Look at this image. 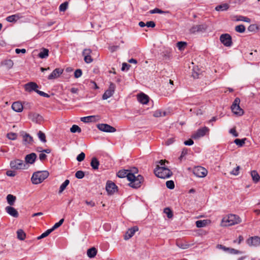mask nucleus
Returning a JSON list of instances; mask_svg holds the SVG:
<instances>
[{
    "mask_svg": "<svg viewBox=\"0 0 260 260\" xmlns=\"http://www.w3.org/2000/svg\"><path fill=\"white\" fill-rule=\"evenodd\" d=\"M155 175L158 178L166 179L170 178L172 175L171 171L165 166L157 165L154 170Z\"/></svg>",
    "mask_w": 260,
    "mask_h": 260,
    "instance_id": "f257e3e1",
    "label": "nucleus"
},
{
    "mask_svg": "<svg viewBox=\"0 0 260 260\" xmlns=\"http://www.w3.org/2000/svg\"><path fill=\"white\" fill-rule=\"evenodd\" d=\"M49 175L47 171H39L34 172L32 175L31 180L34 184H38L42 183Z\"/></svg>",
    "mask_w": 260,
    "mask_h": 260,
    "instance_id": "f03ea898",
    "label": "nucleus"
},
{
    "mask_svg": "<svg viewBox=\"0 0 260 260\" xmlns=\"http://www.w3.org/2000/svg\"><path fill=\"white\" fill-rule=\"evenodd\" d=\"M240 222L241 220L238 216L235 214H230L222 218L221 224L223 226H230L238 224Z\"/></svg>",
    "mask_w": 260,
    "mask_h": 260,
    "instance_id": "7ed1b4c3",
    "label": "nucleus"
},
{
    "mask_svg": "<svg viewBox=\"0 0 260 260\" xmlns=\"http://www.w3.org/2000/svg\"><path fill=\"white\" fill-rule=\"evenodd\" d=\"M240 102V99L236 98L231 106V110L235 114L241 116L244 114V111L239 106Z\"/></svg>",
    "mask_w": 260,
    "mask_h": 260,
    "instance_id": "20e7f679",
    "label": "nucleus"
},
{
    "mask_svg": "<svg viewBox=\"0 0 260 260\" xmlns=\"http://www.w3.org/2000/svg\"><path fill=\"white\" fill-rule=\"evenodd\" d=\"M246 243L250 247H258L260 246V237L258 236L250 237L246 240Z\"/></svg>",
    "mask_w": 260,
    "mask_h": 260,
    "instance_id": "39448f33",
    "label": "nucleus"
},
{
    "mask_svg": "<svg viewBox=\"0 0 260 260\" xmlns=\"http://www.w3.org/2000/svg\"><path fill=\"white\" fill-rule=\"evenodd\" d=\"M193 173L198 177L203 178L207 175L208 171L204 167L198 166L194 168Z\"/></svg>",
    "mask_w": 260,
    "mask_h": 260,
    "instance_id": "423d86ee",
    "label": "nucleus"
},
{
    "mask_svg": "<svg viewBox=\"0 0 260 260\" xmlns=\"http://www.w3.org/2000/svg\"><path fill=\"white\" fill-rule=\"evenodd\" d=\"M209 128L206 126L200 128L198 129L194 134H193L192 135V138L194 139H199L204 136L206 133L209 132Z\"/></svg>",
    "mask_w": 260,
    "mask_h": 260,
    "instance_id": "0eeeda50",
    "label": "nucleus"
},
{
    "mask_svg": "<svg viewBox=\"0 0 260 260\" xmlns=\"http://www.w3.org/2000/svg\"><path fill=\"white\" fill-rule=\"evenodd\" d=\"M26 164L22 160L15 159L10 162L11 167L15 169H24Z\"/></svg>",
    "mask_w": 260,
    "mask_h": 260,
    "instance_id": "6e6552de",
    "label": "nucleus"
},
{
    "mask_svg": "<svg viewBox=\"0 0 260 260\" xmlns=\"http://www.w3.org/2000/svg\"><path fill=\"white\" fill-rule=\"evenodd\" d=\"M28 117L30 120L36 123L40 124L43 121V117L37 113L29 112Z\"/></svg>",
    "mask_w": 260,
    "mask_h": 260,
    "instance_id": "1a4fd4ad",
    "label": "nucleus"
},
{
    "mask_svg": "<svg viewBox=\"0 0 260 260\" xmlns=\"http://www.w3.org/2000/svg\"><path fill=\"white\" fill-rule=\"evenodd\" d=\"M220 42L226 47H230L232 45L231 36L228 34H222L220 37Z\"/></svg>",
    "mask_w": 260,
    "mask_h": 260,
    "instance_id": "9d476101",
    "label": "nucleus"
},
{
    "mask_svg": "<svg viewBox=\"0 0 260 260\" xmlns=\"http://www.w3.org/2000/svg\"><path fill=\"white\" fill-rule=\"evenodd\" d=\"M115 89V85L113 83H111L109 88L106 90L105 93L103 94L102 99L103 100H107L108 98L111 97L114 93Z\"/></svg>",
    "mask_w": 260,
    "mask_h": 260,
    "instance_id": "9b49d317",
    "label": "nucleus"
},
{
    "mask_svg": "<svg viewBox=\"0 0 260 260\" xmlns=\"http://www.w3.org/2000/svg\"><path fill=\"white\" fill-rule=\"evenodd\" d=\"M97 127L101 131L108 133H113L116 132V129L115 127L108 124L101 123L97 125Z\"/></svg>",
    "mask_w": 260,
    "mask_h": 260,
    "instance_id": "f8f14e48",
    "label": "nucleus"
},
{
    "mask_svg": "<svg viewBox=\"0 0 260 260\" xmlns=\"http://www.w3.org/2000/svg\"><path fill=\"white\" fill-rule=\"evenodd\" d=\"M143 180V177L141 175H138L135 180L129 183V185L133 188H138L141 186Z\"/></svg>",
    "mask_w": 260,
    "mask_h": 260,
    "instance_id": "ddd939ff",
    "label": "nucleus"
},
{
    "mask_svg": "<svg viewBox=\"0 0 260 260\" xmlns=\"http://www.w3.org/2000/svg\"><path fill=\"white\" fill-rule=\"evenodd\" d=\"M217 248L221 249L224 252L232 254H240L241 252L239 250L235 249L234 248L226 247L225 246H223L221 244H218L216 246Z\"/></svg>",
    "mask_w": 260,
    "mask_h": 260,
    "instance_id": "4468645a",
    "label": "nucleus"
},
{
    "mask_svg": "<svg viewBox=\"0 0 260 260\" xmlns=\"http://www.w3.org/2000/svg\"><path fill=\"white\" fill-rule=\"evenodd\" d=\"M25 90L28 92H31L34 91L36 92L38 90L37 88L39 87L37 84L34 82H30L25 84L24 86Z\"/></svg>",
    "mask_w": 260,
    "mask_h": 260,
    "instance_id": "2eb2a0df",
    "label": "nucleus"
},
{
    "mask_svg": "<svg viewBox=\"0 0 260 260\" xmlns=\"http://www.w3.org/2000/svg\"><path fill=\"white\" fill-rule=\"evenodd\" d=\"M106 189L109 194H113L117 191V187L114 183L108 181L107 182Z\"/></svg>",
    "mask_w": 260,
    "mask_h": 260,
    "instance_id": "dca6fc26",
    "label": "nucleus"
},
{
    "mask_svg": "<svg viewBox=\"0 0 260 260\" xmlns=\"http://www.w3.org/2000/svg\"><path fill=\"white\" fill-rule=\"evenodd\" d=\"M100 119V116L98 115H91L86 117H81L80 120L81 121L85 123L96 122Z\"/></svg>",
    "mask_w": 260,
    "mask_h": 260,
    "instance_id": "f3484780",
    "label": "nucleus"
},
{
    "mask_svg": "<svg viewBox=\"0 0 260 260\" xmlns=\"http://www.w3.org/2000/svg\"><path fill=\"white\" fill-rule=\"evenodd\" d=\"M206 24H199L193 26L190 29L191 33H196V32L204 31L207 29Z\"/></svg>",
    "mask_w": 260,
    "mask_h": 260,
    "instance_id": "a211bd4d",
    "label": "nucleus"
},
{
    "mask_svg": "<svg viewBox=\"0 0 260 260\" xmlns=\"http://www.w3.org/2000/svg\"><path fill=\"white\" fill-rule=\"evenodd\" d=\"M63 73V70L60 68H56L49 75L48 79L52 80L58 77Z\"/></svg>",
    "mask_w": 260,
    "mask_h": 260,
    "instance_id": "6ab92c4d",
    "label": "nucleus"
},
{
    "mask_svg": "<svg viewBox=\"0 0 260 260\" xmlns=\"http://www.w3.org/2000/svg\"><path fill=\"white\" fill-rule=\"evenodd\" d=\"M138 230L139 228L137 226H135L131 229H129L125 235L124 239L125 240H128L130 239L134 236L136 232L138 231Z\"/></svg>",
    "mask_w": 260,
    "mask_h": 260,
    "instance_id": "aec40b11",
    "label": "nucleus"
},
{
    "mask_svg": "<svg viewBox=\"0 0 260 260\" xmlns=\"http://www.w3.org/2000/svg\"><path fill=\"white\" fill-rule=\"evenodd\" d=\"M5 210L7 213L11 216L17 218L19 216L18 211L11 206L6 207Z\"/></svg>",
    "mask_w": 260,
    "mask_h": 260,
    "instance_id": "412c9836",
    "label": "nucleus"
},
{
    "mask_svg": "<svg viewBox=\"0 0 260 260\" xmlns=\"http://www.w3.org/2000/svg\"><path fill=\"white\" fill-rule=\"evenodd\" d=\"M193 244H190L186 241H177L176 242V245L182 249H186L189 248Z\"/></svg>",
    "mask_w": 260,
    "mask_h": 260,
    "instance_id": "4be33fe9",
    "label": "nucleus"
},
{
    "mask_svg": "<svg viewBox=\"0 0 260 260\" xmlns=\"http://www.w3.org/2000/svg\"><path fill=\"white\" fill-rule=\"evenodd\" d=\"M37 158V155L35 153H31L30 154L26 155L25 159L26 163L32 164Z\"/></svg>",
    "mask_w": 260,
    "mask_h": 260,
    "instance_id": "5701e85b",
    "label": "nucleus"
},
{
    "mask_svg": "<svg viewBox=\"0 0 260 260\" xmlns=\"http://www.w3.org/2000/svg\"><path fill=\"white\" fill-rule=\"evenodd\" d=\"M138 100L142 104H147L149 102V96L143 93H141L138 95Z\"/></svg>",
    "mask_w": 260,
    "mask_h": 260,
    "instance_id": "b1692460",
    "label": "nucleus"
},
{
    "mask_svg": "<svg viewBox=\"0 0 260 260\" xmlns=\"http://www.w3.org/2000/svg\"><path fill=\"white\" fill-rule=\"evenodd\" d=\"M23 106L19 102H15L12 105V109L17 112H20L23 110Z\"/></svg>",
    "mask_w": 260,
    "mask_h": 260,
    "instance_id": "393cba45",
    "label": "nucleus"
},
{
    "mask_svg": "<svg viewBox=\"0 0 260 260\" xmlns=\"http://www.w3.org/2000/svg\"><path fill=\"white\" fill-rule=\"evenodd\" d=\"M23 141L24 144H31L33 142L32 137L28 134L24 133L22 135Z\"/></svg>",
    "mask_w": 260,
    "mask_h": 260,
    "instance_id": "a878e982",
    "label": "nucleus"
},
{
    "mask_svg": "<svg viewBox=\"0 0 260 260\" xmlns=\"http://www.w3.org/2000/svg\"><path fill=\"white\" fill-rule=\"evenodd\" d=\"M210 222V220L208 219L199 220L196 222V225L197 228H201L206 226Z\"/></svg>",
    "mask_w": 260,
    "mask_h": 260,
    "instance_id": "bb28decb",
    "label": "nucleus"
},
{
    "mask_svg": "<svg viewBox=\"0 0 260 260\" xmlns=\"http://www.w3.org/2000/svg\"><path fill=\"white\" fill-rule=\"evenodd\" d=\"M90 166L94 170H96L99 169L100 162L95 157H93L91 158Z\"/></svg>",
    "mask_w": 260,
    "mask_h": 260,
    "instance_id": "cd10ccee",
    "label": "nucleus"
},
{
    "mask_svg": "<svg viewBox=\"0 0 260 260\" xmlns=\"http://www.w3.org/2000/svg\"><path fill=\"white\" fill-rule=\"evenodd\" d=\"M49 55V50L48 49L43 48L41 49L38 56L40 58L43 59L47 58Z\"/></svg>",
    "mask_w": 260,
    "mask_h": 260,
    "instance_id": "c85d7f7f",
    "label": "nucleus"
},
{
    "mask_svg": "<svg viewBox=\"0 0 260 260\" xmlns=\"http://www.w3.org/2000/svg\"><path fill=\"white\" fill-rule=\"evenodd\" d=\"M250 174H251L252 180L255 183H257L259 181L260 176L256 171H255V170L251 171L250 172Z\"/></svg>",
    "mask_w": 260,
    "mask_h": 260,
    "instance_id": "c756f323",
    "label": "nucleus"
},
{
    "mask_svg": "<svg viewBox=\"0 0 260 260\" xmlns=\"http://www.w3.org/2000/svg\"><path fill=\"white\" fill-rule=\"evenodd\" d=\"M20 16L18 14H14L10 15L9 16H8L6 20L9 22H16L19 18Z\"/></svg>",
    "mask_w": 260,
    "mask_h": 260,
    "instance_id": "7c9ffc66",
    "label": "nucleus"
},
{
    "mask_svg": "<svg viewBox=\"0 0 260 260\" xmlns=\"http://www.w3.org/2000/svg\"><path fill=\"white\" fill-rule=\"evenodd\" d=\"M97 253V250L95 248L92 247L87 250V256L90 258L94 257Z\"/></svg>",
    "mask_w": 260,
    "mask_h": 260,
    "instance_id": "2f4dec72",
    "label": "nucleus"
},
{
    "mask_svg": "<svg viewBox=\"0 0 260 260\" xmlns=\"http://www.w3.org/2000/svg\"><path fill=\"white\" fill-rule=\"evenodd\" d=\"M16 200V197L12 194H9L7 196V202L10 206H12L14 204Z\"/></svg>",
    "mask_w": 260,
    "mask_h": 260,
    "instance_id": "473e14b6",
    "label": "nucleus"
},
{
    "mask_svg": "<svg viewBox=\"0 0 260 260\" xmlns=\"http://www.w3.org/2000/svg\"><path fill=\"white\" fill-rule=\"evenodd\" d=\"M17 235L18 239L20 240H24L26 237L25 233L21 229H19L17 231Z\"/></svg>",
    "mask_w": 260,
    "mask_h": 260,
    "instance_id": "72a5a7b5",
    "label": "nucleus"
},
{
    "mask_svg": "<svg viewBox=\"0 0 260 260\" xmlns=\"http://www.w3.org/2000/svg\"><path fill=\"white\" fill-rule=\"evenodd\" d=\"M229 8L228 4H223L216 7L215 10L217 11L227 10Z\"/></svg>",
    "mask_w": 260,
    "mask_h": 260,
    "instance_id": "f704fd0d",
    "label": "nucleus"
},
{
    "mask_svg": "<svg viewBox=\"0 0 260 260\" xmlns=\"http://www.w3.org/2000/svg\"><path fill=\"white\" fill-rule=\"evenodd\" d=\"M70 181L68 179L66 180L60 186L59 193H61L69 185Z\"/></svg>",
    "mask_w": 260,
    "mask_h": 260,
    "instance_id": "c9c22d12",
    "label": "nucleus"
},
{
    "mask_svg": "<svg viewBox=\"0 0 260 260\" xmlns=\"http://www.w3.org/2000/svg\"><path fill=\"white\" fill-rule=\"evenodd\" d=\"M128 170H122L118 172L117 176L119 178H124L127 176Z\"/></svg>",
    "mask_w": 260,
    "mask_h": 260,
    "instance_id": "e433bc0d",
    "label": "nucleus"
},
{
    "mask_svg": "<svg viewBox=\"0 0 260 260\" xmlns=\"http://www.w3.org/2000/svg\"><path fill=\"white\" fill-rule=\"evenodd\" d=\"M38 136L40 140L43 143L46 142V136L45 134L43 133L42 131H39L38 133Z\"/></svg>",
    "mask_w": 260,
    "mask_h": 260,
    "instance_id": "4c0bfd02",
    "label": "nucleus"
},
{
    "mask_svg": "<svg viewBox=\"0 0 260 260\" xmlns=\"http://www.w3.org/2000/svg\"><path fill=\"white\" fill-rule=\"evenodd\" d=\"M70 131L73 133H80L81 132V129L77 125L74 124L71 127Z\"/></svg>",
    "mask_w": 260,
    "mask_h": 260,
    "instance_id": "58836bf2",
    "label": "nucleus"
},
{
    "mask_svg": "<svg viewBox=\"0 0 260 260\" xmlns=\"http://www.w3.org/2000/svg\"><path fill=\"white\" fill-rule=\"evenodd\" d=\"M187 46V43L185 42H178L177 43V47L179 50H183L185 47Z\"/></svg>",
    "mask_w": 260,
    "mask_h": 260,
    "instance_id": "ea45409f",
    "label": "nucleus"
},
{
    "mask_svg": "<svg viewBox=\"0 0 260 260\" xmlns=\"http://www.w3.org/2000/svg\"><path fill=\"white\" fill-rule=\"evenodd\" d=\"M245 140L246 138L242 139H236L234 140V143L238 146L242 147L245 144Z\"/></svg>",
    "mask_w": 260,
    "mask_h": 260,
    "instance_id": "a19ab883",
    "label": "nucleus"
},
{
    "mask_svg": "<svg viewBox=\"0 0 260 260\" xmlns=\"http://www.w3.org/2000/svg\"><path fill=\"white\" fill-rule=\"evenodd\" d=\"M235 30L240 33H243L245 31V27L243 24L237 25L235 27Z\"/></svg>",
    "mask_w": 260,
    "mask_h": 260,
    "instance_id": "79ce46f5",
    "label": "nucleus"
},
{
    "mask_svg": "<svg viewBox=\"0 0 260 260\" xmlns=\"http://www.w3.org/2000/svg\"><path fill=\"white\" fill-rule=\"evenodd\" d=\"M64 221V219L62 218L58 222H56L54 224V225L51 228V230L53 231L55 229L59 228L61 225L63 223Z\"/></svg>",
    "mask_w": 260,
    "mask_h": 260,
    "instance_id": "37998d69",
    "label": "nucleus"
},
{
    "mask_svg": "<svg viewBox=\"0 0 260 260\" xmlns=\"http://www.w3.org/2000/svg\"><path fill=\"white\" fill-rule=\"evenodd\" d=\"M53 231L51 230V229L47 230L44 233L42 234L40 236H39L38 237V239H42V238H44L47 237Z\"/></svg>",
    "mask_w": 260,
    "mask_h": 260,
    "instance_id": "c03bdc74",
    "label": "nucleus"
},
{
    "mask_svg": "<svg viewBox=\"0 0 260 260\" xmlns=\"http://www.w3.org/2000/svg\"><path fill=\"white\" fill-rule=\"evenodd\" d=\"M136 177L137 176H136L134 173H132L128 171L126 177L127 180L129 181L130 182H132V181L135 180Z\"/></svg>",
    "mask_w": 260,
    "mask_h": 260,
    "instance_id": "a18cd8bd",
    "label": "nucleus"
},
{
    "mask_svg": "<svg viewBox=\"0 0 260 260\" xmlns=\"http://www.w3.org/2000/svg\"><path fill=\"white\" fill-rule=\"evenodd\" d=\"M68 3L67 2L61 4L59 7V11L61 12L65 11L68 8Z\"/></svg>",
    "mask_w": 260,
    "mask_h": 260,
    "instance_id": "49530a36",
    "label": "nucleus"
},
{
    "mask_svg": "<svg viewBox=\"0 0 260 260\" xmlns=\"http://www.w3.org/2000/svg\"><path fill=\"white\" fill-rule=\"evenodd\" d=\"M84 175V172L82 171H78L75 173V177L78 179H82Z\"/></svg>",
    "mask_w": 260,
    "mask_h": 260,
    "instance_id": "de8ad7c7",
    "label": "nucleus"
},
{
    "mask_svg": "<svg viewBox=\"0 0 260 260\" xmlns=\"http://www.w3.org/2000/svg\"><path fill=\"white\" fill-rule=\"evenodd\" d=\"M166 186L167 188L172 189L175 187L174 182L172 180H169L166 182Z\"/></svg>",
    "mask_w": 260,
    "mask_h": 260,
    "instance_id": "09e8293b",
    "label": "nucleus"
},
{
    "mask_svg": "<svg viewBox=\"0 0 260 260\" xmlns=\"http://www.w3.org/2000/svg\"><path fill=\"white\" fill-rule=\"evenodd\" d=\"M165 13H166V12L162 11L161 10H160L158 8H155V9L150 11V14H155V13L164 14Z\"/></svg>",
    "mask_w": 260,
    "mask_h": 260,
    "instance_id": "8fccbe9b",
    "label": "nucleus"
},
{
    "mask_svg": "<svg viewBox=\"0 0 260 260\" xmlns=\"http://www.w3.org/2000/svg\"><path fill=\"white\" fill-rule=\"evenodd\" d=\"M85 157V153L84 152H82L77 156L76 159L77 161L81 162L84 159Z\"/></svg>",
    "mask_w": 260,
    "mask_h": 260,
    "instance_id": "3c124183",
    "label": "nucleus"
},
{
    "mask_svg": "<svg viewBox=\"0 0 260 260\" xmlns=\"http://www.w3.org/2000/svg\"><path fill=\"white\" fill-rule=\"evenodd\" d=\"M164 213L167 215L168 217L169 218L173 217L172 212L169 208H166L164 209Z\"/></svg>",
    "mask_w": 260,
    "mask_h": 260,
    "instance_id": "603ef678",
    "label": "nucleus"
},
{
    "mask_svg": "<svg viewBox=\"0 0 260 260\" xmlns=\"http://www.w3.org/2000/svg\"><path fill=\"white\" fill-rule=\"evenodd\" d=\"M82 71L81 69H77L74 72V76L76 78H78L82 76Z\"/></svg>",
    "mask_w": 260,
    "mask_h": 260,
    "instance_id": "864d4df0",
    "label": "nucleus"
},
{
    "mask_svg": "<svg viewBox=\"0 0 260 260\" xmlns=\"http://www.w3.org/2000/svg\"><path fill=\"white\" fill-rule=\"evenodd\" d=\"M238 21H242L246 22H250L251 21V20L250 18L243 16H240L239 19H237Z\"/></svg>",
    "mask_w": 260,
    "mask_h": 260,
    "instance_id": "5fc2aeb1",
    "label": "nucleus"
},
{
    "mask_svg": "<svg viewBox=\"0 0 260 260\" xmlns=\"http://www.w3.org/2000/svg\"><path fill=\"white\" fill-rule=\"evenodd\" d=\"M92 51L90 49H85L82 52V55L83 56L90 55Z\"/></svg>",
    "mask_w": 260,
    "mask_h": 260,
    "instance_id": "6e6d98bb",
    "label": "nucleus"
},
{
    "mask_svg": "<svg viewBox=\"0 0 260 260\" xmlns=\"http://www.w3.org/2000/svg\"><path fill=\"white\" fill-rule=\"evenodd\" d=\"M239 170L240 166H237L232 170V171L231 172V174L237 176L239 173Z\"/></svg>",
    "mask_w": 260,
    "mask_h": 260,
    "instance_id": "4d7b16f0",
    "label": "nucleus"
},
{
    "mask_svg": "<svg viewBox=\"0 0 260 260\" xmlns=\"http://www.w3.org/2000/svg\"><path fill=\"white\" fill-rule=\"evenodd\" d=\"M84 60L85 62L87 63H91L93 61V59L91 58V55L84 56Z\"/></svg>",
    "mask_w": 260,
    "mask_h": 260,
    "instance_id": "13d9d810",
    "label": "nucleus"
},
{
    "mask_svg": "<svg viewBox=\"0 0 260 260\" xmlns=\"http://www.w3.org/2000/svg\"><path fill=\"white\" fill-rule=\"evenodd\" d=\"M36 92L38 94H39L40 95L42 96L43 97H46V98L50 97V95L48 94H47L43 91L38 90L37 91H36Z\"/></svg>",
    "mask_w": 260,
    "mask_h": 260,
    "instance_id": "bf43d9fd",
    "label": "nucleus"
},
{
    "mask_svg": "<svg viewBox=\"0 0 260 260\" xmlns=\"http://www.w3.org/2000/svg\"><path fill=\"white\" fill-rule=\"evenodd\" d=\"M146 26L148 27H154L155 26V23L153 21H147L146 23Z\"/></svg>",
    "mask_w": 260,
    "mask_h": 260,
    "instance_id": "052dcab7",
    "label": "nucleus"
},
{
    "mask_svg": "<svg viewBox=\"0 0 260 260\" xmlns=\"http://www.w3.org/2000/svg\"><path fill=\"white\" fill-rule=\"evenodd\" d=\"M130 67H131V66L129 64H127V63H125V62L123 63L122 65L121 70L122 71H125V70H128Z\"/></svg>",
    "mask_w": 260,
    "mask_h": 260,
    "instance_id": "680f3d73",
    "label": "nucleus"
},
{
    "mask_svg": "<svg viewBox=\"0 0 260 260\" xmlns=\"http://www.w3.org/2000/svg\"><path fill=\"white\" fill-rule=\"evenodd\" d=\"M184 144L185 145L191 146V145H193V141L192 139H189L188 140L184 141Z\"/></svg>",
    "mask_w": 260,
    "mask_h": 260,
    "instance_id": "e2e57ef3",
    "label": "nucleus"
},
{
    "mask_svg": "<svg viewBox=\"0 0 260 260\" xmlns=\"http://www.w3.org/2000/svg\"><path fill=\"white\" fill-rule=\"evenodd\" d=\"M46 158H47L46 154H45L43 153H40L39 154V159L41 161H44L45 159H46Z\"/></svg>",
    "mask_w": 260,
    "mask_h": 260,
    "instance_id": "0e129e2a",
    "label": "nucleus"
},
{
    "mask_svg": "<svg viewBox=\"0 0 260 260\" xmlns=\"http://www.w3.org/2000/svg\"><path fill=\"white\" fill-rule=\"evenodd\" d=\"M230 134H232L234 137H236L238 136V134L237 133L235 128H232L230 130Z\"/></svg>",
    "mask_w": 260,
    "mask_h": 260,
    "instance_id": "69168bd1",
    "label": "nucleus"
},
{
    "mask_svg": "<svg viewBox=\"0 0 260 260\" xmlns=\"http://www.w3.org/2000/svg\"><path fill=\"white\" fill-rule=\"evenodd\" d=\"M187 153H188L187 149H186V148L183 149L182 150L181 154L180 155V158H181L183 157L185 155H186L187 154Z\"/></svg>",
    "mask_w": 260,
    "mask_h": 260,
    "instance_id": "338daca9",
    "label": "nucleus"
},
{
    "mask_svg": "<svg viewBox=\"0 0 260 260\" xmlns=\"http://www.w3.org/2000/svg\"><path fill=\"white\" fill-rule=\"evenodd\" d=\"M6 174L7 176L10 177H13L15 176V173L14 171L11 170L7 171L6 172Z\"/></svg>",
    "mask_w": 260,
    "mask_h": 260,
    "instance_id": "774afa93",
    "label": "nucleus"
}]
</instances>
